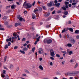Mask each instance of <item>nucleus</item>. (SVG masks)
<instances>
[{
    "mask_svg": "<svg viewBox=\"0 0 79 79\" xmlns=\"http://www.w3.org/2000/svg\"><path fill=\"white\" fill-rule=\"evenodd\" d=\"M53 1H50V3H48V6L51 7L52 6V3H53Z\"/></svg>",
    "mask_w": 79,
    "mask_h": 79,
    "instance_id": "6",
    "label": "nucleus"
},
{
    "mask_svg": "<svg viewBox=\"0 0 79 79\" xmlns=\"http://www.w3.org/2000/svg\"><path fill=\"white\" fill-rule=\"evenodd\" d=\"M54 3H55V4H56V3H58V1H57V0H55L54 1Z\"/></svg>",
    "mask_w": 79,
    "mask_h": 79,
    "instance_id": "48",
    "label": "nucleus"
},
{
    "mask_svg": "<svg viewBox=\"0 0 79 79\" xmlns=\"http://www.w3.org/2000/svg\"><path fill=\"white\" fill-rule=\"evenodd\" d=\"M65 5H67L68 4H69V2H65Z\"/></svg>",
    "mask_w": 79,
    "mask_h": 79,
    "instance_id": "43",
    "label": "nucleus"
},
{
    "mask_svg": "<svg viewBox=\"0 0 79 79\" xmlns=\"http://www.w3.org/2000/svg\"><path fill=\"white\" fill-rule=\"evenodd\" d=\"M16 4H17V5H21L20 3H19L18 2H16Z\"/></svg>",
    "mask_w": 79,
    "mask_h": 79,
    "instance_id": "38",
    "label": "nucleus"
},
{
    "mask_svg": "<svg viewBox=\"0 0 79 79\" xmlns=\"http://www.w3.org/2000/svg\"><path fill=\"white\" fill-rule=\"evenodd\" d=\"M50 65H51V66H52V65H53V62H51L50 63Z\"/></svg>",
    "mask_w": 79,
    "mask_h": 79,
    "instance_id": "56",
    "label": "nucleus"
},
{
    "mask_svg": "<svg viewBox=\"0 0 79 79\" xmlns=\"http://www.w3.org/2000/svg\"><path fill=\"white\" fill-rule=\"evenodd\" d=\"M71 43L73 45L75 44V42H76V40H74V39L72 38L71 39Z\"/></svg>",
    "mask_w": 79,
    "mask_h": 79,
    "instance_id": "7",
    "label": "nucleus"
},
{
    "mask_svg": "<svg viewBox=\"0 0 79 79\" xmlns=\"http://www.w3.org/2000/svg\"><path fill=\"white\" fill-rule=\"evenodd\" d=\"M77 66H78V64H77V63H76L75 66V68H76L77 67Z\"/></svg>",
    "mask_w": 79,
    "mask_h": 79,
    "instance_id": "41",
    "label": "nucleus"
},
{
    "mask_svg": "<svg viewBox=\"0 0 79 79\" xmlns=\"http://www.w3.org/2000/svg\"><path fill=\"white\" fill-rule=\"evenodd\" d=\"M20 52H21L22 53H23V54H25V52H24V51H23L22 50H20Z\"/></svg>",
    "mask_w": 79,
    "mask_h": 79,
    "instance_id": "24",
    "label": "nucleus"
},
{
    "mask_svg": "<svg viewBox=\"0 0 79 79\" xmlns=\"http://www.w3.org/2000/svg\"><path fill=\"white\" fill-rule=\"evenodd\" d=\"M69 30L71 32H73V29L72 28H70L69 29Z\"/></svg>",
    "mask_w": 79,
    "mask_h": 79,
    "instance_id": "15",
    "label": "nucleus"
},
{
    "mask_svg": "<svg viewBox=\"0 0 79 79\" xmlns=\"http://www.w3.org/2000/svg\"><path fill=\"white\" fill-rule=\"evenodd\" d=\"M50 52L51 53V56H52L53 57H54V55H55V54L54 53V51L53 49H51L50 51Z\"/></svg>",
    "mask_w": 79,
    "mask_h": 79,
    "instance_id": "3",
    "label": "nucleus"
},
{
    "mask_svg": "<svg viewBox=\"0 0 79 79\" xmlns=\"http://www.w3.org/2000/svg\"><path fill=\"white\" fill-rule=\"evenodd\" d=\"M75 34H79V30H77L75 31Z\"/></svg>",
    "mask_w": 79,
    "mask_h": 79,
    "instance_id": "17",
    "label": "nucleus"
},
{
    "mask_svg": "<svg viewBox=\"0 0 79 79\" xmlns=\"http://www.w3.org/2000/svg\"><path fill=\"white\" fill-rule=\"evenodd\" d=\"M56 57H58V58H60V55L58 54H56Z\"/></svg>",
    "mask_w": 79,
    "mask_h": 79,
    "instance_id": "32",
    "label": "nucleus"
},
{
    "mask_svg": "<svg viewBox=\"0 0 79 79\" xmlns=\"http://www.w3.org/2000/svg\"><path fill=\"white\" fill-rule=\"evenodd\" d=\"M26 45H27V44H26V43H25L23 45V46H24V47H26Z\"/></svg>",
    "mask_w": 79,
    "mask_h": 79,
    "instance_id": "58",
    "label": "nucleus"
},
{
    "mask_svg": "<svg viewBox=\"0 0 79 79\" xmlns=\"http://www.w3.org/2000/svg\"><path fill=\"white\" fill-rule=\"evenodd\" d=\"M13 68V65L12 64H11L10 65V68L11 69Z\"/></svg>",
    "mask_w": 79,
    "mask_h": 79,
    "instance_id": "36",
    "label": "nucleus"
},
{
    "mask_svg": "<svg viewBox=\"0 0 79 79\" xmlns=\"http://www.w3.org/2000/svg\"><path fill=\"white\" fill-rule=\"evenodd\" d=\"M2 19L3 20H4V21H6V20L7 19V17L6 16H4L3 18Z\"/></svg>",
    "mask_w": 79,
    "mask_h": 79,
    "instance_id": "16",
    "label": "nucleus"
},
{
    "mask_svg": "<svg viewBox=\"0 0 79 79\" xmlns=\"http://www.w3.org/2000/svg\"><path fill=\"white\" fill-rule=\"evenodd\" d=\"M61 52L62 53H64V54H67V52H66V51H61Z\"/></svg>",
    "mask_w": 79,
    "mask_h": 79,
    "instance_id": "18",
    "label": "nucleus"
},
{
    "mask_svg": "<svg viewBox=\"0 0 79 79\" xmlns=\"http://www.w3.org/2000/svg\"><path fill=\"white\" fill-rule=\"evenodd\" d=\"M51 25V24H50V25H47L46 26V28H48L49 27H51L50 25Z\"/></svg>",
    "mask_w": 79,
    "mask_h": 79,
    "instance_id": "26",
    "label": "nucleus"
},
{
    "mask_svg": "<svg viewBox=\"0 0 79 79\" xmlns=\"http://www.w3.org/2000/svg\"><path fill=\"white\" fill-rule=\"evenodd\" d=\"M43 8L44 10H46V8L45 6H43Z\"/></svg>",
    "mask_w": 79,
    "mask_h": 79,
    "instance_id": "51",
    "label": "nucleus"
},
{
    "mask_svg": "<svg viewBox=\"0 0 79 79\" xmlns=\"http://www.w3.org/2000/svg\"><path fill=\"white\" fill-rule=\"evenodd\" d=\"M52 42V40H48L47 41V44H51Z\"/></svg>",
    "mask_w": 79,
    "mask_h": 79,
    "instance_id": "8",
    "label": "nucleus"
},
{
    "mask_svg": "<svg viewBox=\"0 0 79 79\" xmlns=\"http://www.w3.org/2000/svg\"><path fill=\"white\" fill-rule=\"evenodd\" d=\"M33 11H34V13H35V12H36L37 11H39V10H38V9L35 10H34Z\"/></svg>",
    "mask_w": 79,
    "mask_h": 79,
    "instance_id": "29",
    "label": "nucleus"
},
{
    "mask_svg": "<svg viewBox=\"0 0 79 79\" xmlns=\"http://www.w3.org/2000/svg\"><path fill=\"white\" fill-rule=\"evenodd\" d=\"M66 47H72V44H68L65 45Z\"/></svg>",
    "mask_w": 79,
    "mask_h": 79,
    "instance_id": "9",
    "label": "nucleus"
},
{
    "mask_svg": "<svg viewBox=\"0 0 79 79\" xmlns=\"http://www.w3.org/2000/svg\"><path fill=\"white\" fill-rule=\"evenodd\" d=\"M68 24H71V21H69L68 22Z\"/></svg>",
    "mask_w": 79,
    "mask_h": 79,
    "instance_id": "60",
    "label": "nucleus"
},
{
    "mask_svg": "<svg viewBox=\"0 0 79 79\" xmlns=\"http://www.w3.org/2000/svg\"><path fill=\"white\" fill-rule=\"evenodd\" d=\"M67 38H68V39H69V35L67 34Z\"/></svg>",
    "mask_w": 79,
    "mask_h": 79,
    "instance_id": "55",
    "label": "nucleus"
},
{
    "mask_svg": "<svg viewBox=\"0 0 79 79\" xmlns=\"http://www.w3.org/2000/svg\"><path fill=\"white\" fill-rule=\"evenodd\" d=\"M19 19L20 21H22V19H23V18L20 17Z\"/></svg>",
    "mask_w": 79,
    "mask_h": 79,
    "instance_id": "57",
    "label": "nucleus"
},
{
    "mask_svg": "<svg viewBox=\"0 0 79 79\" xmlns=\"http://www.w3.org/2000/svg\"><path fill=\"white\" fill-rule=\"evenodd\" d=\"M40 36H39L38 37L36 41L34 43L35 45H36L38 42L40 41Z\"/></svg>",
    "mask_w": 79,
    "mask_h": 79,
    "instance_id": "4",
    "label": "nucleus"
},
{
    "mask_svg": "<svg viewBox=\"0 0 79 79\" xmlns=\"http://www.w3.org/2000/svg\"><path fill=\"white\" fill-rule=\"evenodd\" d=\"M49 15H50V14L48 13H47V15H46V14L44 16L46 17H48V16H49Z\"/></svg>",
    "mask_w": 79,
    "mask_h": 79,
    "instance_id": "23",
    "label": "nucleus"
},
{
    "mask_svg": "<svg viewBox=\"0 0 79 79\" xmlns=\"http://www.w3.org/2000/svg\"><path fill=\"white\" fill-rule=\"evenodd\" d=\"M23 13L24 14H26V13H27V10H25L24 11Z\"/></svg>",
    "mask_w": 79,
    "mask_h": 79,
    "instance_id": "61",
    "label": "nucleus"
},
{
    "mask_svg": "<svg viewBox=\"0 0 79 79\" xmlns=\"http://www.w3.org/2000/svg\"><path fill=\"white\" fill-rule=\"evenodd\" d=\"M25 6H26V8H30L32 6V4L29 3H27L25 5Z\"/></svg>",
    "mask_w": 79,
    "mask_h": 79,
    "instance_id": "2",
    "label": "nucleus"
},
{
    "mask_svg": "<svg viewBox=\"0 0 79 79\" xmlns=\"http://www.w3.org/2000/svg\"><path fill=\"white\" fill-rule=\"evenodd\" d=\"M35 2H34L32 3V5L34 6L35 4Z\"/></svg>",
    "mask_w": 79,
    "mask_h": 79,
    "instance_id": "59",
    "label": "nucleus"
},
{
    "mask_svg": "<svg viewBox=\"0 0 79 79\" xmlns=\"http://www.w3.org/2000/svg\"><path fill=\"white\" fill-rule=\"evenodd\" d=\"M61 13V11L58 10L57 11V13Z\"/></svg>",
    "mask_w": 79,
    "mask_h": 79,
    "instance_id": "50",
    "label": "nucleus"
},
{
    "mask_svg": "<svg viewBox=\"0 0 79 79\" xmlns=\"http://www.w3.org/2000/svg\"><path fill=\"white\" fill-rule=\"evenodd\" d=\"M7 45H8V46H10L11 45V42H9L8 43Z\"/></svg>",
    "mask_w": 79,
    "mask_h": 79,
    "instance_id": "33",
    "label": "nucleus"
},
{
    "mask_svg": "<svg viewBox=\"0 0 79 79\" xmlns=\"http://www.w3.org/2000/svg\"><path fill=\"white\" fill-rule=\"evenodd\" d=\"M47 40H46V39H44V43H47Z\"/></svg>",
    "mask_w": 79,
    "mask_h": 79,
    "instance_id": "20",
    "label": "nucleus"
},
{
    "mask_svg": "<svg viewBox=\"0 0 79 79\" xmlns=\"http://www.w3.org/2000/svg\"><path fill=\"white\" fill-rule=\"evenodd\" d=\"M62 9H63V10H64V11H65V10H66V7H62Z\"/></svg>",
    "mask_w": 79,
    "mask_h": 79,
    "instance_id": "31",
    "label": "nucleus"
},
{
    "mask_svg": "<svg viewBox=\"0 0 79 79\" xmlns=\"http://www.w3.org/2000/svg\"><path fill=\"white\" fill-rule=\"evenodd\" d=\"M39 51H41V52H43V49L42 48H40L39 49Z\"/></svg>",
    "mask_w": 79,
    "mask_h": 79,
    "instance_id": "45",
    "label": "nucleus"
},
{
    "mask_svg": "<svg viewBox=\"0 0 79 79\" xmlns=\"http://www.w3.org/2000/svg\"><path fill=\"white\" fill-rule=\"evenodd\" d=\"M13 26L12 25H10V26H7V27H12Z\"/></svg>",
    "mask_w": 79,
    "mask_h": 79,
    "instance_id": "53",
    "label": "nucleus"
},
{
    "mask_svg": "<svg viewBox=\"0 0 79 79\" xmlns=\"http://www.w3.org/2000/svg\"><path fill=\"white\" fill-rule=\"evenodd\" d=\"M79 71H75V72H72L71 73H68L67 74L68 76H75L76 74H79Z\"/></svg>",
    "mask_w": 79,
    "mask_h": 79,
    "instance_id": "1",
    "label": "nucleus"
},
{
    "mask_svg": "<svg viewBox=\"0 0 79 79\" xmlns=\"http://www.w3.org/2000/svg\"><path fill=\"white\" fill-rule=\"evenodd\" d=\"M32 18L33 19H34L35 18V15L34 14H32Z\"/></svg>",
    "mask_w": 79,
    "mask_h": 79,
    "instance_id": "11",
    "label": "nucleus"
},
{
    "mask_svg": "<svg viewBox=\"0 0 79 79\" xmlns=\"http://www.w3.org/2000/svg\"><path fill=\"white\" fill-rule=\"evenodd\" d=\"M9 41L10 42H11V37H10L9 38Z\"/></svg>",
    "mask_w": 79,
    "mask_h": 79,
    "instance_id": "64",
    "label": "nucleus"
},
{
    "mask_svg": "<svg viewBox=\"0 0 79 79\" xmlns=\"http://www.w3.org/2000/svg\"><path fill=\"white\" fill-rule=\"evenodd\" d=\"M27 45V47L28 48H29V47H31V44H29L28 45Z\"/></svg>",
    "mask_w": 79,
    "mask_h": 79,
    "instance_id": "42",
    "label": "nucleus"
},
{
    "mask_svg": "<svg viewBox=\"0 0 79 79\" xmlns=\"http://www.w3.org/2000/svg\"><path fill=\"white\" fill-rule=\"evenodd\" d=\"M73 2H76V3H77L78 2L77 0H73Z\"/></svg>",
    "mask_w": 79,
    "mask_h": 79,
    "instance_id": "34",
    "label": "nucleus"
},
{
    "mask_svg": "<svg viewBox=\"0 0 79 79\" xmlns=\"http://www.w3.org/2000/svg\"><path fill=\"white\" fill-rule=\"evenodd\" d=\"M39 68L41 70H42V71H43L44 70V68H43V67H42V66L40 65L39 66Z\"/></svg>",
    "mask_w": 79,
    "mask_h": 79,
    "instance_id": "10",
    "label": "nucleus"
},
{
    "mask_svg": "<svg viewBox=\"0 0 79 79\" xmlns=\"http://www.w3.org/2000/svg\"><path fill=\"white\" fill-rule=\"evenodd\" d=\"M15 27H17L18 26V23H15Z\"/></svg>",
    "mask_w": 79,
    "mask_h": 79,
    "instance_id": "35",
    "label": "nucleus"
},
{
    "mask_svg": "<svg viewBox=\"0 0 79 79\" xmlns=\"http://www.w3.org/2000/svg\"><path fill=\"white\" fill-rule=\"evenodd\" d=\"M17 38L18 40H20V38H19V35H17Z\"/></svg>",
    "mask_w": 79,
    "mask_h": 79,
    "instance_id": "47",
    "label": "nucleus"
},
{
    "mask_svg": "<svg viewBox=\"0 0 79 79\" xmlns=\"http://www.w3.org/2000/svg\"><path fill=\"white\" fill-rule=\"evenodd\" d=\"M1 76L2 77H3L4 78L5 77V75L3 74H1Z\"/></svg>",
    "mask_w": 79,
    "mask_h": 79,
    "instance_id": "28",
    "label": "nucleus"
},
{
    "mask_svg": "<svg viewBox=\"0 0 79 79\" xmlns=\"http://www.w3.org/2000/svg\"><path fill=\"white\" fill-rule=\"evenodd\" d=\"M65 7L66 8H69V7H68V6L67 5H65Z\"/></svg>",
    "mask_w": 79,
    "mask_h": 79,
    "instance_id": "62",
    "label": "nucleus"
},
{
    "mask_svg": "<svg viewBox=\"0 0 79 79\" xmlns=\"http://www.w3.org/2000/svg\"><path fill=\"white\" fill-rule=\"evenodd\" d=\"M68 30H69V28L67 27L65 28L62 31V33H64V32H66V31H68Z\"/></svg>",
    "mask_w": 79,
    "mask_h": 79,
    "instance_id": "5",
    "label": "nucleus"
},
{
    "mask_svg": "<svg viewBox=\"0 0 79 79\" xmlns=\"http://www.w3.org/2000/svg\"><path fill=\"white\" fill-rule=\"evenodd\" d=\"M3 74H6V70H4L2 71Z\"/></svg>",
    "mask_w": 79,
    "mask_h": 79,
    "instance_id": "22",
    "label": "nucleus"
},
{
    "mask_svg": "<svg viewBox=\"0 0 79 79\" xmlns=\"http://www.w3.org/2000/svg\"><path fill=\"white\" fill-rule=\"evenodd\" d=\"M39 9L40 11H42V9L41 7H39Z\"/></svg>",
    "mask_w": 79,
    "mask_h": 79,
    "instance_id": "30",
    "label": "nucleus"
},
{
    "mask_svg": "<svg viewBox=\"0 0 79 79\" xmlns=\"http://www.w3.org/2000/svg\"><path fill=\"white\" fill-rule=\"evenodd\" d=\"M8 48V46L7 44H6L4 47L5 49H6V48Z\"/></svg>",
    "mask_w": 79,
    "mask_h": 79,
    "instance_id": "21",
    "label": "nucleus"
},
{
    "mask_svg": "<svg viewBox=\"0 0 79 79\" xmlns=\"http://www.w3.org/2000/svg\"><path fill=\"white\" fill-rule=\"evenodd\" d=\"M15 5H12L11 6V8L12 9H14L15 8Z\"/></svg>",
    "mask_w": 79,
    "mask_h": 79,
    "instance_id": "25",
    "label": "nucleus"
},
{
    "mask_svg": "<svg viewBox=\"0 0 79 79\" xmlns=\"http://www.w3.org/2000/svg\"><path fill=\"white\" fill-rule=\"evenodd\" d=\"M71 4H69V7H71Z\"/></svg>",
    "mask_w": 79,
    "mask_h": 79,
    "instance_id": "63",
    "label": "nucleus"
},
{
    "mask_svg": "<svg viewBox=\"0 0 79 79\" xmlns=\"http://www.w3.org/2000/svg\"><path fill=\"white\" fill-rule=\"evenodd\" d=\"M4 79H9V76H8V75H6Z\"/></svg>",
    "mask_w": 79,
    "mask_h": 79,
    "instance_id": "19",
    "label": "nucleus"
},
{
    "mask_svg": "<svg viewBox=\"0 0 79 79\" xmlns=\"http://www.w3.org/2000/svg\"><path fill=\"white\" fill-rule=\"evenodd\" d=\"M32 52H34V51L35 50V47H34L33 48H32Z\"/></svg>",
    "mask_w": 79,
    "mask_h": 79,
    "instance_id": "46",
    "label": "nucleus"
},
{
    "mask_svg": "<svg viewBox=\"0 0 79 79\" xmlns=\"http://www.w3.org/2000/svg\"><path fill=\"white\" fill-rule=\"evenodd\" d=\"M4 24L6 26H7L8 24V23L7 22H6L4 23Z\"/></svg>",
    "mask_w": 79,
    "mask_h": 79,
    "instance_id": "40",
    "label": "nucleus"
},
{
    "mask_svg": "<svg viewBox=\"0 0 79 79\" xmlns=\"http://www.w3.org/2000/svg\"><path fill=\"white\" fill-rule=\"evenodd\" d=\"M27 50H28V49L26 47L23 48V51H27Z\"/></svg>",
    "mask_w": 79,
    "mask_h": 79,
    "instance_id": "13",
    "label": "nucleus"
},
{
    "mask_svg": "<svg viewBox=\"0 0 79 79\" xmlns=\"http://www.w3.org/2000/svg\"><path fill=\"white\" fill-rule=\"evenodd\" d=\"M54 5L55 6H56L59 7V6H60V3H58L55 4Z\"/></svg>",
    "mask_w": 79,
    "mask_h": 79,
    "instance_id": "12",
    "label": "nucleus"
},
{
    "mask_svg": "<svg viewBox=\"0 0 79 79\" xmlns=\"http://www.w3.org/2000/svg\"><path fill=\"white\" fill-rule=\"evenodd\" d=\"M76 37L77 39H79V35H77Z\"/></svg>",
    "mask_w": 79,
    "mask_h": 79,
    "instance_id": "52",
    "label": "nucleus"
},
{
    "mask_svg": "<svg viewBox=\"0 0 79 79\" xmlns=\"http://www.w3.org/2000/svg\"><path fill=\"white\" fill-rule=\"evenodd\" d=\"M21 18V16L20 15H19L17 16V18L18 19H19Z\"/></svg>",
    "mask_w": 79,
    "mask_h": 79,
    "instance_id": "37",
    "label": "nucleus"
},
{
    "mask_svg": "<svg viewBox=\"0 0 79 79\" xmlns=\"http://www.w3.org/2000/svg\"><path fill=\"white\" fill-rule=\"evenodd\" d=\"M0 30L1 31H4V30H5V29H4V28H0Z\"/></svg>",
    "mask_w": 79,
    "mask_h": 79,
    "instance_id": "44",
    "label": "nucleus"
},
{
    "mask_svg": "<svg viewBox=\"0 0 79 79\" xmlns=\"http://www.w3.org/2000/svg\"><path fill=\"white\" fill-rule=\"evenodd\" d=\"M55 10H54L52 12V15H53L54 14H55Z\"/></svg>",
    "mask_w": 79,
    "mask_h": 79,
    "instance_id": "54",
    "label": "nucleus"
},
{
    "mask_svg": "<svg viewBox=\"0 0 79 79\" xmlns=\"http://www.w3.org/2000/svg\"><path fill=\"white\" fill-rule=\"evenodd\" d=\"M69 55H71V54H73V52L72 51H70L69 52Z\"/></svg>",
    "mask_w": 79,
    "mask_h": 79,
    "instance_id": "27",
    "label": "nucleus"
},
{
    "mask_svg": "<svg viewBox=\"0 0 79 79\" xmlns=\"http://www.w3.org/2000/svg\"><path fill=\"white\" fill-rule=\"evenodd\" d=\"M17 48H18V46H16L14 47V49H15V50H16Z\"/></svg>",
    "mask_w": 79,
    "mask_h": 79,
    "instance_id": "49",
    "label": "nucleus"
},
{
    "mask_svg": "<svg viewBox=\"0 0 79 79\" xmlns=\"http://www.w3.org/2000/svg\"><path fill=\"white\" fill-rule=\"evenodd\" d=\"M72 5H76V2H73L72 4Z\"/></svg>",
    "mask_w": 79,
    "mask_h": 79,
    "instance_id": "39",
    "label": "nucleus"
},
{
    "mask_svg": "<svg viewBox=\"0 0 79 79\" xmlns=\"http://www.w3.org/2000/svg\"><path fill=\"white\" fill-rule=\"evenodd\" d=\"M64 15H68V12L66 11L64 12Z\"/></svg>",
    "mask_w": 79,
    "mask_h": 79,
    "instance_id": "14",
    "label": "nucleus"
}]
</instances>
